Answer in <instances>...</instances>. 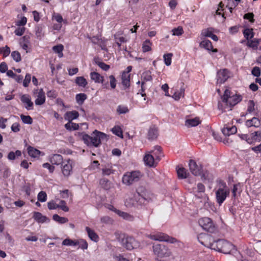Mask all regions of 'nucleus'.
<instances>
[{"label": "nucleus", "instance_id": "46", "mask_svg": "<svg viewBox=\"0 0 261 261\" xmlns=\"http://www.w3.org/2000/svg\"><path fill=\"white\" fill-rule=\"evenodd\" d=\"M112 132L115 135L121 138H123L122 130L120 127L118 126H115L113 128H112Z\"/></svg>", "mask_w": 261, "mask_h": 261}, {"label": "nucleus", "instance_id": "17", "mask_svg": "<svg viewBox=\"0 0 261 261\" xmlns=\"http://www.w3.org/2000/svg\"><path fill=\"white\" fill-rule=\"evenodd\" d=\"M200 47L205 48L207 50H211L212 52L217 53V49L213 48L212 42L209 40L204 39L199 44Z\"/></svg>", "mask_w": 261, "mask_h": 261}, {"label": "nucleus", "instance_id": "31", "mask_svg": "<svg viewBox=\"0 0 261 261\" xmlns=\"http://www.w3.org/2000/svg\"><path fill=\"white\" fill-rule=\"evenodd\" d=\"M200 123L199 118H195L193 119H187L185 122V125L188 127H194L197 126Z\"/></svg>", "mask_w": 261, "mask_h": 261}, {"label": "nucleus", "instance_id": "26", "mask_svg": "<svg viewBox=\"0 0 261 261\" xmlns=\"http://www.w3.org/2000/svg\"><path fill=\"white\" fill-rule=\"evenodd\" d=\"M158 136V130L154 126H151L148 130V138L149 140L155 139Z\"/></svg>", "mask_w": 261, "mask_h": 261}, {"label": "nucleus", "instance_id": "16", "mask_svg": "<svg viewBox=\"0 0 261 261\" xmlns=\"http://www.w3.org/2000/svg\"><path fill=\"white\" fill-rule=\"evenodd\" d=\"M49 162L53 165H59L63 163V156L59 154H54L49 158Z\"/></svg>", "mask_w": 261, "mask_h": 261}, {"label": "nucleus", "instance_id": "41", "mask_svg": "<svg viewBox=\"0 0 261 261\" xmlns=\"http://www.w3.org/2000/svg\"><path fill=\"white\" fill-rule=\"evenodd\" d=\"M185 93V89L181 88L179 91L175 92L172 96V97L176 100H179L181 97L184 96Z\"/></svg>", "mask_w": 261, "mask_h": 261}, {"label": "nucleus", "instance_id": "51", "mask_svg": "<svg viewBox=\"0 0 261 261\" xmlns=\"http://www.w3.org/2000/svg\"><path fill=\"white\" fill-rule=\"evenodd\" d=\"M110 82V85L112 89H114L116 87L117 81L113 75H111L108 77Z\"/></svg>", "mask_w": 261, "mask_h": 261}, {"label": "nucleus", "instance_id": "61", "mask_svg": "<svg viewBox=\"0 0 261 261\" xmlns=\"http://www.w3.org/2000/svg\"><path fill=\"white\" fill-rule=\"evenodd\" d=\"M251 73L254 76L258 77L260 75V70L258 67H254L252 70Z\"/></svg>", "mask_w": 261, "mask_h": 261}, {"label": "nucleus", "instance_id": "59", "mask_svg": "<svg viewBox=\"0 0 261 261\" xmlns=\"http://www.w3.org/2000/svg\"><path fill=\"white\" fill-rule=\"evenodd\" d=\"M31 79V75L30 74H27L25 79L23 81V85L25 87H27L30 83Z\"/></svg>", "mask_w": 261, "mask_h": 261}, {"label": "nucleus", "instance_id": "8", "mask_svg": "<svg viewBox=\"0 0 261 261\" xmlns=\"http://www.w3.org/2000/svg\"><path fill=\"white\" fill-rule=\"evenodd\" d=\"M199 225L205 231L213 233L215 231V226L212 220L208 217H204L198 221Z\"/></svg>", "mask_w": 261, "mask_h": 261}, {"label": "nucleus", "instance_id": "56", "mask_svg": "<svg viewBox=\"0 0 261 261\" xmlns=\"http://www.w3.org/2000/svg\"><path fill=\"white\" fill-rule=\"evenodd\" d=\"M64 46L62 44H59L53 47V51L56 53H61L63 51Z\"/></svg>", "mask_w": 261, "mask_h": 261}, {"label": "nucleus", "instance_id": "39", "mask_svg": "<svg viewBox=\"0 0 261 261\" xmlns=\"http://www.w3.org/2000/svg\"><path fill=\"white\" fill-rule=\"evenodd\" d=\"M62 244L64 246H76L79 244V242L67 238L63 240Z\"/></svg>", "mask_w": 261, "mask_h": 261}, {"label": "nucleus", "instance_id": "54", "mask_svg": "<svg viewBox=\"0 0 261 261\" xmlns=\"http://www.w3.org/2000/svg\"><path fill=\"white\" fill-rule=\"evenodd\" d=\"M128 111L127 107L124 106L119 105L117 109V112L119 114H126Z\"/></svg>", "mask_w": 261, "mask_h": 261}, {"label": "nucleus", "instance_id": "25", "mask_svg": "<svg viewBox=\"0 0 261 261\" xmlns=\"http://www.w3.org/2000/svg\"><path fill=\"white\" fill-rule=\"evenodd\" d=\"M20 99L23 103H26L27 105V106L25 107L27 109H32L33 103L31 100V98L29 95L25 94L21 96Z\"/></svg>", "mask_w": 261, "mask_h": 261}, {"label": "nucleus", "instance_id": "11", "mask_svg": "<svg viewBox=\"0 0 261 261\" xmlns=\"http://www.w3.org/2000/svg\"><path fill=\"white\" fill-rule=\"evenodd\" d=\"M121 243L125 248L129 250L138 246V242L132 237H124L122 239Z\"/></svg>", "mask_w": 261, "mask_h": 261}, {"label": "nucleus", "instance_id": "62", "mask_svg": "<svg viewBox=\"0 0 261 261\" xmlns=\"http://www.w3.org/2000/svg\"><path fill=\"white\" fill-rule=\"evenodd\" d=\"M79 242L80 247L83 250L87 249L88 248V243L84 240H81L80 241H78Z\"/></svg>", "mask_w": 261, "mask_h": 261}, {"label": "nucleus", "instance_id": "48", "mask_svg": "<svg viewBox=\"0 0 261 261\" xmlns=\"http://www.w3.org/2000/svg\"><path fill=\"white\" fill-rule=\"evenodd\" d=\"M173 56L172 53L165 54L163 56L165 64L167 66H169L171 64V58Z\"/></svg>", "mask_w": 261, "mask_h": 261}, {"label": "nucleus", "instance_id": "10", "mask_svg": "<svg viewBox=\"0 0 261 261\" xmlns=\"http://www.w3.org/2000/svg\"><path fill=\"white\" fill-rule=\"evenodd\" d=\"M91 79L96 83H101L103 89H109V85L108 81H105L104 77L101 76L98 72L93 71L90 74Z\"/></svg>", "mask_w": 261, "mask_h": 261}, {"label": "nucleus", "instance_id": "7", "mask_svg": "<svg viewBox=\"0 0 261 261\" xmlns=\"http://www.w3.org/2000/svg\"><path fill=\"white\" fill-rule=\"evenodd\" d=\"M147 237L154 241L167 242L171 244L175 243L177 242V240L175 238L170 237L168 235L162 232H158L153 234H148Z\"/></svg>", "mask_w": 261, "mask_h": 261}, {"label": "nucleus", "instance_id": "14", "mask_svg": "<svg viewBox=\"0 0 261 261\" xmlns=\"http://www.w3.org/2000/svg\"><path fill=\"white\" fill-rule=\"evenodd\" d=\"M217 77V84H222L229 77V71L226 69L220 70L218 71Z\"/></svg>", "mask_w": 261, "mask_h": 261}, {"label": "nucleus", "instance_id": "5", "mask_svg": "<svg viewBox=\"0 0 261 261\" xmlns=\"http://www.w3.org/2000/svg\"><path fill=\"white\" fill-rule=\"evenodd\" d=\"M230 91L227 89L225 90L224 93L222 97V101L230 107H233L240 102L242 97L240 95L235 94L230 95Z\"/></svg>", "mask_w": 261, "mask_h": 261}, {"label": "nucleus", "instance_id": "29", "mask_svg": "<svg viewBox=\"0 0 261 261\" xmlns=\"http://www.w3.org/2000/svg\"><path fill=\"white\" fill-rule=\"evenodd\" d=\"M86 230L88 234L89 238L93 241L97 242L98 241V235L89 227H86Z\"/></svg>", "mask_w": 261, "mask_h": 261}, {"label": "nucleus", "instance_id": "3", "mask_svg": "<svg viewBox=\"0 0 261 261\" xmlns=\"http://www.w3.org/2000/svg\"><path fill=\"white\" fill-rule=\"evenodd\" d=\"M136 201L140 204H145L152 200L153 195L144 188L141 187L137 190V193L135 195Z\"/></svg>", "mask_w": 261, "mask_h": 261}, {"label": "nucleus", "instance_id": "47", "mask_svg": "<svg viewBox=\"0 0 261 261\" xmlns=\"http://www.w3.org/2000/svg\"><path fill=\"white\" fill-rule=\"evenodd\" d=\"M10 52V48L7 45L0 48V54H2L4 57L8 56Z\"/></svg>", "mask_w": 261, "mask_h": 261}, {"label": "nucleus", "instance_id": "64", "mask_svg": "<svg viewBox=\"0 0 261 261\" xmlns=\"http://www.w3.org/2000/svg\"><path fill=\"white\" fill-rule=\"evenodd\" d=\"M251 135L255 140H261V131L254 132Z\"/></svg>", "mask_w": 261, "mask_h": 261}, {"label": "nucleus", "instance_id": "53", "mask_svg": "<svg viewBox=\"0 0 261 261\" xmlns=\"http://www.w3.org/2000/svg\"><path fill=\"white\" fill-rule=\"evenodd\" d=\"M151 43L149 40H146L143 44L142 49L143 52H147L151 50Z\"/></svg>", "mask_w": 261, "mask_h": 261}, {"label": "nucleus", "instance_id": "13", "mask_svg": "<svg viewBox=\"0 0 261 261\" xmlns=\"http://www.w3.org/2000/svg\"><path fill=\"white\" fill-rule=\"evenodd\" d=\"M62 172L65 177H68L72 172V161L70 159L65 160L62 164Z\"/></svg>", "mask_w": 261, "mask_h": 261}, {"label": "nucleus", "instance_id": "1", "mask_svg": "<svg viewBox=\"0 0 261 261\" xmlns=\"http://www.w3.org/2000/svg\"><path fill=\"white\" fill-rule=\"evenodd\" d=\"M198 241L202 245L219 252L229 254L234 246L230 242L223 239L215 241L213 238L205 233H200L198 237Z\"/></svg>", "mask_w": 261, "mask_h": 261}, {"label": "nucleus", "instance_id": "28", "mask_svg": "<svg viewBox=\"0 0 261 261\" xmlns=\"http://www.w3.org/2000/svg\"><path fill=\"white\" fill-rule=\"evenodd\" d=\"M177 169V173L178 178L181 179L186 178L189 175L187 170L184 167H180Z\"/></svg>", "mask_w": 261, "mask_h": 261}, {"label": "nucleus", "instance_id": "24", "mask_svg": "<svg viewBox=\"0 0 261 261\" xmlns=\"http://www.w3.org/2000/svg\"><path fill=\"white\" fill-rule=\"evenodd\" d=\"M122 84L125 88H129L130 86V74L127 72H122L121 75Z\"/></svg>", "mask_w": 261, "mask_h": 261}, {"label": "nucleus", "instance_id": "34", "mask_svg": "<svg viewBox=\"0 0 261 261\" xmlns=\"http://www.w3.org/2000/svg\"><path fill=\"white\" fill-rule=\"evenodd\" d=\"M87 95L85 93H79L76 95L75 99L76 102L79 105H82L84 101L87 99Z\"/></svg>", "mask_w": 261, "mask_h": 261}, {"label": "nucleus", "instance_id": "15", "mask_svg": "<svg viewBox=\"0 0 261 261\" xmlns=\"http://www.w3.org/2000/svg\"><path fill=\"white\" fill-rule=\"evenodd\" d=\"M155 158L154 157L153 155L149 152L145 154L143 158V161L145 164L146 166L150 167H154L156 166L155 165Z\"/></svg>", "mask_w": 261, "mask_h": 261}, {"label": "nucleus", "instance_id": "63", "mask_svg": "<svg viewBox=\"0 0 261 261\" xmlns=\"http://www.w3.org/2000/svg\"><path fill=\"white\" fill-rule=\"evenodd\" d=\"M24 31L25 28L24 27L18 28L15 30L14 33L16 35L20 36L24 34Z\"/></svg>", "mask_w": 261, "mask_h": 261}, {"label": "nucleus", "instance_id": "35", "mask_svg": "<svg viewBox=\"0 0 261 261\" xmlns=\"http://www.w3.org/2000/svg\"><path fill=\"white\" fill-rule=\"evenodd\" d=\"M53 219L60 224H64L68 221L67 218L65 217H62L59 216L58 214H54L53 216Z\"/></svg>", "mask_w": 261, "mask_h": 261}, {"label": "nucleus", "instance_id": "55", "mask_svg": "<svg viewBox=\"0 0 261 261\" xmlns=\"http://www.w3.org/2000/svg\"><path fill=\"white\" fill-rule=\"evenodd\" d=\"M173 35L180 36L184 33L182 28L180 27H178L177 28H175L172 30Z\"/></svg>", "mask_w": 261, "mask_h": 261}, {"label": "nucleus", "instance_id": "2", "mask_svg": "<svg viewBox=\"0 0 261 261\" xmlns=\"http://www.w3.org/2000/svg\"><path fill=\"white\" fill-rule=\"evenodd\" d=\"M107 135L102 132L95 130L91 136L84 134L83 136V140L85 144L89 146L98 147L101 143V141L106 139Z\"/></svg>", "mask_w": 261, "mask_h": 261}, {"label": "nucleus", "instance_id": "36", "mask_svg": "<svg viewBox=\"0 0 261 261\" xmlns=\"http://www.w3.org/2000/svg\"><path fill=\"white\" fill-rule=\"evenodd\" d=\"M35 31L37 38L40 40L41 39V38L44 36L42 27L40 25H37L35 27Z\"/></svg>", "mask_w": 261, "mask_h": 261}, {"label": "nucleus", "instance_id": "12", "mask_svg": "<svg viewBox=\"0 0 261 261\" xmlns=\"http://www.w3.org/2000/svg\"><path fill=\"white\" fill-rule=\"evenodd\" d=\"M189 169L195 176L201 175L202 171V167L201 165H198L193 160H190L189 163Z\"/></svg>", "mask_w": 261, "mask_h": 261}, {"label": "nucleus", "instance_id": "52", "mask_svg": "<svg viewBox=\"0 0 261 261\" xmlns=\"http://www.w3.org/2000/svg\"><path fill=\"white\" fill-rule=\"evenodd\" d=\"M37 198L38 201L41 202H45L47 199V195L45 192L40 191L38 194Z\"/></svg>", "mask_w": 261, "mask_h": 261}, {"label": "nucleus", "instance_id": "37", "mask_svg": "<svg viewBox=\"0 0 261 261\" xmlns=\"http://www.w3.org/2000/svg\"><path fill=\"white\" fill-rule=\"evenodd\" d=\"M75 83L79 86L85 87L87 85L86 80L83 76L77 77L75 79Z\"/></svg>", "mask_w": 261, "mask_h": 261}, {"label": "nucleus", "instance_id": "57", "mask_svg": "<svg viewBox=\"0 0 261 261\" xmlns=\"http://www.w3.org/2000/svg\"><path fill=\"white\" fill-rule=\"evenodd\" d=\"M253 17L254 14L252 13H248L244 15L243 18L244 19L249 20L251 22L253 23L255 21Z\"/></svg>", "mask_w": 261, "mask_h": 261}, {"label": "nucleus", "instance_id": "21", "mask_svg": "<svg viewBox=\"0 0 261 261\" xmlns=\"http://www.w3.org/2000/svg\"><path fill=\"white\" fill-rule=\"evenodd\" d=\"M33 217L38 223H43L45 222H49L50 221L47 217L43 216L42 214L39 212H34Z\"/></svg>", "mask_w": 261, "mask_h": 261}, {"label": "nucleus", "instance_id": "23", "mask_svg": "<svg viewBox=\"0 0 261 261\" xmlns=\"http://www.w3.org/2000/svg\"><path fill=\"white\" fill-rule=\"evenodd\" d=\"M222 133L225 136H230L234 134L237 132V128L235 126H229L226 125L222 130Z\"/></svg>", "mask_w": 261, "mask_h": 261}, {"label": "nucleus", "instance_id": "45", "mask_svg": "<svg viewBox=\"0 0 261 261\" xmlns=\"http://www.w3.org/2000/svg\"><path fill=\"white\" fill-rule=\"evenodd\" d=\"M243 34L244 37L246 38V39L248 40L249 38H252L254 36V33L253 32V29H246L244 30Z\"/></svg>", "mask_w": 261, "mask_h": 261}, {"label": "nucleus", "instance_id": "19", "mask_svg": "<svg viewBox=\"0 0 261 261\" xmlns=\"http://www.w3.org/2000/svg\"><path fill=\"white\" fill-rule=\"evenodd\" d=\"M45 101V93L43 91L42 89H40L38 92V95L37 96V98L35 101V103L36 105H43Z\"/></svg>", "mask_w": 261, "mask_h": 261}, {"label": "nucleus", "instance_id": "33", "mask_svg": "<svg viewBox=\"0 0 261 261\" xmlns=\"http://www.w3.org/2000/svg\"><path fill=\"white\" fill-rule=\"evenodd\" d=\"M65 127L66 129L71 131L77 130L79 128V125L77 123H73L71 121H68V123L65 124Z\"/></svg>", "mask_w": 261, "mask_h": 261}, {"label": "nucleus", "instance_id": "18", "mask_svg": "<svg viewBox=\"0 0 261 261\" xmlns=\"http://www.w3.org/2000/svg\"><path fill=\"white\" fill-rule=\"evenodd\" d=\"M101 171L103 176H109L114 173L115 170L113 169L111 164L101 165Z\"/></svg>", "mask_w": 261, "mask_h": 261}, {"label": "nucleus", "instance_id": "44", "mask_svg": "<svg viewBox=\"0 0 261 261\" xmlns=\"http://www.w3.org/2000/svg\"><path fill=\"white\" fill-rule=\"evenodd\" d=\"M258 39L254 38L253 40L248 41L247 45L249 47H251L254 49H258Z\"/></svg>", "mask_w": 261, "mask_h": 261}, {"label": "nucleus", "instance_id": "4", "mask_svg": "<svg viewBox=\"0 0 261 261\" xmlns=\"http://www.w3.org/2000/svg\"><path fill=\"white\" fill-rule=\"evenodd\" d=\"M220 184L222 187H219L216 191V200L220 205L222 204L230 194L229 189L227 187L226 183L223 181H220Z\"/></svg>", "mask_w": 261, "mask_h": 261}, {"label": "nucleus", "instance_id": "30", "mask_svg": "<svg viewBox=\"0 0 261 261\" xmlns=\"http://www.w3.org/2000/svg\"><path fill=\"white\" fill-rule=\"evenodd\" d=\"M94 63L97 64L100 68L104 71H107L110 69V66L106 64L104 62L100 61V59L98 57H95L93 59Z\"/></svg>", "mask_w": 261, "mask_h": 261}, {"label": "nucleus", "instance_id": "22", "mask_svg": "<svg viewBox=\"0 0 261 261\" xmlns=\"http://www.w3.org/2000/svg\"><path fill=\"white\" fill-rule=\"evenodd\" d=\"M79 116V114L76 111H69L65 113L64 118L68 121H72V120L77 118Z\"/></svg>", "mask_w": 261, "mask_h": 261}, {"label": "nucleus", "instance_id": "9", "mask_svg": "<svg viewBox=\"0 0 261 261\" xmlns=\"http://www.w3.org/2000/svg\"><path fill=\"white\" fill-rule=\"evenodd\" d=\"M140 174L141 173L139 171H133L123 175L122 181L124 184L129 185L134 182L138 181Z\"/></svg>", "mask_w": 261, "mask_h": 261}, {"label": "nucleus", "instance_id": "6", "mask_svg": "<svg viewBox=\"0 0 261 261\" xmlns=\"http://www.w3.org/2000/svg\"><path fill=\"white\" fill-rule=\"evenodd\" d=\"M152 248L154 254L159 257H168L171 254L170 250L164 245L154 244Z\"/></svg>", "mask_w": 261, "mask_h": 261}, {"label": "nucleus", "instance_id": "42", "mask_svg": "<svg viewBox=\"0 0 261 261\" xmlns=\"http://www.w3.org/2000/svg\"><path fill=\"white\" fill-rule=\"evenodd\" d=\"M141 78H142V82H144V84L145 83V82L151 81L152 76L151 75L150 72L149 71L144 72L142 73Z\"/></svg>", "mask_w": 261, "mask_h": 261}, {"label": "nucleus", "instance_id": "49", "mask_svg": "<svg viewBox=\"0 0 261 261\" xmlns=\"http://www.w3.org/2000/svg\"><path fill=\"white\" fill-rule=\"evenodd\" d=\"M13 59L16 62H19L21 60L20 54L18 51H13L11 55Z\"/></svg>", "mask_w": 261, "mask_h": 261}, {"label": "nucleus", "instance_id": "58", "mask_svg": "<svg viewBox=\"0 0 261 261\" xmlns=\"http://www.w3.org/2000/svg\"><path fill=\"white\" fill-rule=\"evenodd\" d=\"M53 19L55 20L56 21L60 23H61L63 21L62 16L59 13H54L53 15Z\"/></svg>", "mask_w": 261, "mask_h": 261}, {"label": "nucleus", "instance_id": "40", "mask_svg": "<svg viewBox=\"0 0 261 261\" xmlns=\"http://www.w3.org/2000/svg\"><path fill=\"white\" fill-rule=\"evenodd\" d=\"M201 177L203 180H207L209 182H212L213 180L214 177L212 174L206 171L201 173Z\"/></svg>", "mask_w": 261, "mask_h": 261}, {"label": "nucleus", "instance_id": "38", "mask_svg": "<svg viewBox=\"0 0 261 261\" xmlns=\"http://www.w3.org/2000/svg\"><path fill=\"white\" fill-rule=\"evenodd\" d=\"M116 213L119 216L122 217L123 219L127 220H132L133 219V217L129 215V214L121 212L118 210H115Z\"/></svg>", "mask_w": 261, "mask_h": 261}, {"label": "nucleus", "instance_id": "60", "mask_svg": "<svg viewBox=\"0 0 261 261\" xmlns=\"http://www.w3.org/2000/svg\"><path fill=\"white\" fill-rule=\"evenodd\" d=\"M47 206L49 210H55L59 207V205L56 204L54 201L47 203Z\"/></svg>", "mask_w": 261, "mask_h": 261}, {"label": "nucleus", "instance_id": "32", "mask_svg": "<svg viewBox=\"0 0 261 261\" xmlns=\"http://www.w3.org/2000/svg\"><path fill=\"white\" fill-rule=\"evenodd\" d=\"M99 184L102 188L105 190H109L111 187V184L108 179L103 178L100 179Z\"/></svg>", "mask_w": 261, "mask_h": 261}, {"label": "nucleus", "instance_id": "27", "mask_svg": "<svg viewBox=\"0 0 261 261\" xmlns=\"http://www.w3.org/2000/svg\"><path fill=\"white\" fill-rule=\"evenodd\" d=\"M28 152L29 155L32 158H38L39 156L41 151L31 146H29L28 148Z\"/></svg>", "mask_w": 261, "mask_h": 261}, {"label": "nucleus", "instance_id": "43", "mask_svg": "<svg viewBox=\"0 0 261 261\" xmlns=\"http://www.w3.org/2000/svg\"><path fill=\"white\" fill-rule=\"evenodd\" d=\"M21 155V152L20 150H16L15 152L10 151L8 155V159L9 160H14L16 156H20Z\"/></svg>", "mask_w": 261, "mask_h": 261}, {"label": "nucleus", "instance_id": "20", "mask_svg": "<svg viewBox=\"0 0 261 261\" xmlns=\"http://www.w3.org/2000/svg\"><path fill=\"white\" fill-rule=\"evenodd\" d=\"M148 152L153 155L156 160H160L163 156L161 147L158 145L155 146L153 150Z\"/></svg>", "mask_w": 261, "mask_h": 261}, {"label": "nucleus", "instance_id": "50", "mask_svg": "<svg viewBox=\"0 0 261 261\" xmlns=\"http://www.w3.org/2000/svg\"><path fill=\"white\" fill-rule=\"evenodd\" d=\"M20 118L22 122L25 124H31L33 123L32 118L29 115L25 116L23 114H21L20 115Z\"/></svg>", "mask_w": 261, "mask_h": 261}]
</instances>
